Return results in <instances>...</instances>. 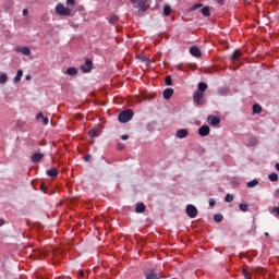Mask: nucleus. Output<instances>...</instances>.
Wrapping results in <instances>:
<instances>
[{
    "label": "nucleus",
    "mask_w": 279,
    "mask_h": 279,
    "mask_svg": "<svg viewBox=\"0 0 279 279\" xmlns=\"http://www.w3.org/2000/svg\"><path fill=\"white\" fill-rule=\"evenodd\" d=\"M133 118H134V111H132L131 109L124 110L120 112L118 116V120L120 123H128L132 121Z\"/></svg>",
    "instance_id": "1"
},
{
    "label": "nucleus",
    "mask_w": 279,
    "mask_h": 279,
    "mask_svg": "<svg viewBox=\"0 0 279 279\" xmlns=\"http://www.w3.org/2000/svg\"><path fill=\"white\" fill-rule=\"evenodd\" d=\"M54 12L59 14V16H71V9L64 7L62 3L56 5Z\"/></svg>",
    "instance_id": "2"
},
{
    "label": "nucleus",
    "mask_w": 279,
    "mask_h": 279,
    "mask_svg": "<svg viewBox=\"0 0 279 279\" xmlns=\"http://www.w3.org/2000/svg\"><path fill=\"white\" fill-rule=\"evenodd\" d=\"M185 210L190 219H195V217H197V207H195V205H187Z\"/></svg>",
    "instance_id": "3"
},
{
    "label": "nucleus",
    "mask_w": 279,
    "mask_h": 279,
    "mask_svg": "<svg viewBox=\"0 0 279 279\" xmlns=\"http://www.w3.org/2000/svg\"><path fill=\"white\" fill-rule=\"evenodd\" d=\"M207 123H209V125H214V128H217V125L221 123V118L217 116H208Z\"/></svg>",
    "instance_id": "4"
},
{
    "label": "nucleus",
    "mask_w": 279,
    "mask_h": 279,
    "mask_svg": "<svg viewBox=\"0 0 279 279\" xmlns=\"http://www.w3.org/2000/svg\"><path fill=\"white\" fill-rule=\"evenodd\" d=\"M81 71H83V73H90V71H93V61L87 59L85 63L81 65Z\"/></svg>",
    "instance_id": "5"
},
{
    "label": "nucleus",
    "mask_w": 279,
    "mask_h": 279,
    "mask_svg": "<svg viewBox=\"0 0 279 279\" xmlns=\"http://www.w3.org/2000/svg\"><path fill=\"white\" fill-rule=\"evenodd\" d=\"M190 53L194 58H202V50L197 46H192L190 48Z\"/></svg>",
    "instance_id": "6"
},
{
    "label": "nucleus",
    "mask_w": 279,
    "mask_h": 279,
    "mask_svg": "<svg viewBox=\"0 0 279 279\" xmlns=\"http://www.w3.org/2000/svg\"><path fill=\"white\" fill-rule=\"evenodd\" d=\"M43 158H45V155L43 153H35L31 157V160H32V162H34L36 165V163L40 162V160H43Z\"/></svg>",
    "instance_id": "7"
},
{
    "label": "nucleus",
    "mask_w": 279,
    "mask_h": 279,
    "mask_svg": "<svg viewBox=\"0 0 279 279\" xmlns=\"http://www.w3.org/2000/svg\"><path fill=\"white\" fill-rule=\"evenodd\" d=\"M198 134L199 136H208L210 134V126L208 125H203L198 129Z\"/></svg>",
    "instance_id": "8"
},
{
    "label": "nucleus",
    "mask_w": 279,
    "mask_h": 279,
    "mask_svg": "<svg viewBox=\"0 0 279 279\" xmlns=\"http://www.w3.org/2000/svg\"><path fill=\"white\" fill-rule=\"evenodd\" d=\"M144 276L146 279H160V276H158V274H156V271H154V269H150V270L144 272Z\"/></svg>",
    "instance_id": "9"
},
{
    "label": "nucleus",
    "mask_w": 279,
    "mask_h": 279,
    "mask_svg": "<svg viewBox=\"0 0 279 279\" xmlns=\"http://www.w3.org/2000/svg\"><path fill=\"white\" fill-rule=\"evenodd\" d=\"M175 136H177V138H180V140L186 138V136H189V130L180 129V130L177 131V135Z\"/></svg>",
    "instance_id": "10"
},
{
    "label": "nucleus",
    "mask_w": 279,
    "mask_h": 279,
    "mask_svg": "<svg viewBox=\"0 0 279 279\" xmlns=\"http://www.w3.org/2000/svg\"><path fill=\"white\" fill-rule=\"evenodd\" d=\"M15 51L23 53V56H32V50L29 49V47H17L15 48Z\"/></svg>",
    "instance_id": "11"
},
{
    "label": "nucleus",
    "mask_w": 279,
    "mask_h": 279,
    "mask_svg": "<svg viewBox=\"0 0 279 279\" xmlns=\"http://www.w3.org/2000/svg\"><path fill=\"white\" fill-rule=\"evenodd\" d=\"M202 99H204V93H203V92H199V90H196V92L194 93V101H195L196 104H202V102H201Z\"/></svg>",
    "instance_id": "12"
},
{
    "label": "nucleus",
    "mask_w": 279,
    "mask_h": 279,
    "mask_svg": "<svg viewBox=\"0 0 279 279\" xmlns=\"http://www.w3.org/2000/svg\"><path fill=\"white\" fill-rule=\"evenodd\" d=\"M170 97H173V88H166L163 90V99H169Z\"/></svg>",
    "instance_id": "13"
},
{
    "label": "nucleus",
    "mask_w": 279,
    "mask_h": 279,
    "mask_svg": "<svg viewBox=\"0 0 279 279\" xmlns=\"http://www.w3.org/2000/svg\"><path fill=\"white\" fill-rule=\"evenodd\" d=\"M36 119H41L43 120V123L44 125H49V118L45 117L43 114V112H39L37 116H36Z\"/></svg>",
    "instance_id": "14"
},
{
    "label": "nucleus",
    "mask_w": 279,
    "mask_h": 279,
    "mask_svg": "<svg viewBox=\"0 0 279 279\" xmlns=\"http://www.w3.org/2000/svg\"><path fill=\"white\" fill-rule=\"evenodd\" d=\"M263 112V107L258 104L253 105V114H260Z\"/></svg>",
    "instance_id": "15"
},
{
    "label": "nucleus",
    "mask_w": 279,
    "mask_h": 279,
    "mask_svg": "<svg viewBox=\"0 0 279 279\" xmlns=\"http://www.w3.org/2000/svg\"><path fill=\"white\" fill-rule=\"evenodd\" d=\"M208 89V84L204 83V82H201L198 83V92L199 93H206V90Z\"/></svg>",
    "instance_id": "16"
},
{
    "label": "nucleus",
    "mask_w": 279,
    "mask_h": 279,
    "mask_svg": "<svg viewBox=\"0 0 279 279\" xmlns=\"http://www.w3.org/2000/svg\"><path fill=\"white\" fill-rule=\"evenodd\" d=\"M47 175H49V178H57L58 175V169L56 168H51L49 170H47Z\"/></svg>",
    "instance_id": "17"
},
{
    "label": "nucleus",
    "mask_w": 279,
    "mask_h": 279,
    "mask_svg": "<svg viewBox=\"0 0 279 279\" xmlns=\"http://www.w3.org/2000/svg\"><path fill=\"white\" fill-rule=\"evenodd\" d=\"M241 58V50H235L232 54H231V60H233L234 62H236V60H239Z\"/></svg>",
    "instance_id": "18"
},
{
    "label": "nucleus",
    "mask_w": 279,
    "mask_h": 279,
    "mask_svg": "<svg viewBox=\"0 0 279 279\" xmlns=\"http://www.w3.org/2000/svg\"><path fill=\"white\" fill-rule=\"evenodd\" d=\"M109 23H110V25H117V23H119V17H118V15H111V16L109 17Z\"/></svg>",
    "instance_id": "19"
},
{
    "label": "nucleus",
    "mask_w": 279,
    "mask_h": 279,
    "mask_svg": "<svg viewBox=\"0 0 279 279\" xmlns=\"http://www.w3.org/2000/svg\"><path fill=\"white\" fill-rule=\"evenodd\" d=\"M246 186H247L248 189H254V186H258V180L254 179V180L247 182V183H246Z\"/></svg>",
    "instance_id": "20"
},
{
    "label": "nucleus",
    "mask_w": 279,
    "mask_h": 279,
    "mask_svg": "<svg viewBox=\"0 0 279 279\" xmlns=\"http://www.w3.org/2000/svg\"><path fill=\"white\" fill-rule=\"evenodd\" d=\"M145 210V204L144 203H138L135 207L136 213H143Z\"/></svg>",
    "instance_id": "21"
},
{
    "label": "nucleus",
    "mask_w": 279,
    "mask_h": 279,
    "mask_svg": "<svg viewBox=\"0 0 279 279\" xmlns=\"http://www.w3.org/2000/svg\"><path fill=\"white\" fill-rule=\"evenodd\" d=\"M203 16H210V8L209 7H204L202 10H201Z\"/></svg>",
    "instance_id": "22"
},
{
    "label": "nucleus",
    "mask_w": 279,
    "mask_h": 279,
    "mask_svg": "<svg viewBox=\"0 0 279 279\" xmlns=\"http://www.w3.org/2000/svg\"><path fill=\"white\" fill-rule=\"evenodd\" d=\"M68 75H77V70L73 66L66 69Z\"/></svg>",
    "instance_id": "23"
},
{
    "label": "nucleus",
    "mask_w": 279,
    "mask_h": 279,
    "mask_svg": "<svg viewBox=\"0 0 279 279\" xmlns=\"http://www.w3.org/2000/svg\"><path fill=\"white\" fill-rule=\"evenodd\" d=\"M21 77H23V70H19L15 77H14V82L19 83L21 82Z\"/></svg>",
    "instance_id": "24"
},
{
    "label": "nucleus",
    "mask_w": 279,
    "mask_h": 279,
    "mask_svg": "<svg viewBox=\"0 0 279 279\" xmlns=\"http://www.w3.org/2000/svg\"><path fill=\"white\" fill-rule=\"evenodd\" d=\"M268 180H270V182H278V174L275 173V172H271V173L268 175Z\"/></svg>",
    "instance_id": "25"
},
{
    "label": "nucleus",
    "mask_w": 279,
    "mask_h": 279,
    "mask_svg": "<svg viewBox=\"0 0 279 279\" xmlns=\"http://www.w3.org/2000/svg\"><path fill=\"white\" fill-rule=\"evenodd\" d=\"M214 220L216 221V223H221V221H223V215L221 214H216L214 216Z\"/></svg>",
    "instance_id": "26"
},
{
    "label": "nucleus",
    "mask_w": 279,
    "mask_h": 279,
    "mask_svg": "<svg viewBox=\"0 0 279 279\" xmlns=\"http://www.w3.org/2000/svg\"><path fill=\"white\" fill-rule=\"evenodd\" d=\"M89 138H97V130L92 129L88 131Z\"/></svg>",
    "instance_id": "27"
},
{
    "label": "nucleus",
    "mask_w": 279,
    "mask_h": 279,
    "mask_svg": "<svg viewBox=\"0 0 279 279\" xmlns=\"http://www.w3.org/2000/svg\"><path fill=\"white\" fill-rule=\"evenodd\" d=\"M242 276H244L245 279H252V275L250 274V271H247L246 268L242 269Z\"/></svg>",
    "instance_id": "28"
},
{
    "label": "nucleus",
    "mask_w": 279,
    "mask_h": 279,
    "mask_svg": "<svg viewBox=\"0 0 279 279\" xmlns=\"http://www.w3.org/2000/svg\"><path fill=\"white\" fill-rule=\"evenodd\" d=\"M8 82V74L2 73L0 75V84H5Z\"/></svg>",
    "instance_id": "29"
},
{
    "label": "nucleus",
    "mask_w": 279,
    "mask_h": 279,
    "mask_svg": "<svg viewBox=\"0 0 279 279\" xmlns=\"http://www.w3.org/2000/svg\"><path fill=\"white\" fill-rule=\"evenodd\" d=\"M165 84L167 86H171V84H173V78H171V75L166 76Z\"/></svg>",
    "instance_id": "30"
},
{
    "label": "nucleus",
    "mask_w": 279,
    "mask_h": 279,
    "mask_svg": "<svg viewBox=\"0 0 279 279\" xmlns=\"http://www.w3.org/2000/svg\"><path fill=\"white\" fill-rule=\"evenodd\" d=\"M225 202H227L228 204H230V202H234V196L231 194H227L225 197Z\"/></svg>",
    "instance_id": "31"
},
{
    "label": "nucleus",
    "mask_w": 279,
    "mask_h": 279,
    "mask_svg": "<svg viewBox=\"0 0 279 279\" xmlns=\"http://www.w3.org/2000/svg\"><path fill=\"white\" fill-rule=\"evenodd\" d=\"M239 208L242 213H247L248 208H247V204H240Z\"/></svg>",
    "instance_id": "32"
},
{
    "label": "nucleus",
    "mask_w": 279,
    "mask_h": 279,
    "mask_svg": "<svg viewBox=\"0 0 279 279\" xmlns=\"http://www.w3.org/2000/svg\"><path fill=\"white\" fill-rule=\"evenodd\" d=\"M163 14H165L166 16H169V14H171V8H170L169 5H166V7L163 8Z\"/></svg>",
    "instance_id": "33"
},
{
    "label": "nucleus",
    "mask_w": 279,
    "mask_h": 279,
    "mask_svg": "<svg viewBox=\"0 0 279 279\" xmlns=\"http://www.w3.org/2000/svg\"><path fill=\"white\" fill-rule=\"evenodd\" d=\"M123 149H125V145H123V143H119V144L117 145V150H118V151H121V150H123Z\"/></svg>",
    "instance_id": "34"
},
{
    "label": "nucleus",
    "mask_w": 279,
    "mask_h": 279,
    "mask_svg": "<svg viewBox=\"0 0 279 279\" xmlns=\"http://www.w3.org/2000/svg\"><path fill=\"white\" fill-rule=\"evenodd\" d=\"M199 8H202V3H196V4H194V5L191 8V10H192V11H195V10H199Z\"/></svg>",
    "instance_id": "35"
},
{
    "label": "nucleus",
    "mask_w": 279,
    "mask_h": 279,
    "mask_svg": "<svg viewBox=\"0 0 279 279\" xmlns=\"http://www.w3.org/2000/svg\"><path fill=\"white\" fill-rule=\"evenodd\" d=\"M228 93V89L227 88H220L219 90H218V94L219 95H226Z\"/></svg>",
    "instance_id": "36"
},
{
    "label": "nucleus",
    "mask_w": 279,
    "mask_h": 279,
    "mask_svg": "<svg viewBox=\"0 0 279 279\" xmlns=\"http://www.w3.org/2000/svg\"><path fill=\"white\" fill-rule=\"evenodd\" d=\"M66 5H71L73 8L75 5V0H66Z\"/></svg>",
    "instance_id": "37"
},
{
    "label": "nucleus",
    "mask_w": 279,
    "mask_h": 279,
    "mask_svg": "<svg viewBox=\"0 0 279 279\" xmlns=\"http://www.w3.org/2000/svg\"><path fill=\"white\" fill-rule=\"evenodd\" d=\"M90 158H93L90 155H85L84 156L85 162H90Z\"/></svg>",
    "instance_id": "38"
},
{
    "label": "nucleus",
    "mask_w": 279,
    "mask_h": 279,
    "mask_svg": "<svg viewBox=\"0 0 279 279\" xmlns=\"http://www.w3.org/2000/svg\"><path fill=\"white\" fill-rule=\"evenodd\" d=\"M217 204V202L215 201V198H210L209 199V206H215Z\"/></svg>",
    "instance_id": "39"
},
{
    "label": "nucleus",
    "mask_w": 279,
    "mask_h": 279,
    "mask_svg": "<svg viewBox=\"0 0 279 279\" xmlns=\"http://www.w3.org/2000/svg\"><path fill=\"white\" fill-rule=\"evenodd\" d=\"M251 143H252V145H256V143H258V140H256V137H252Z\"/></svg>",
    "instance_id": "40"
},
{
    "label": "nucleus",
    "mask_w": 279,
    "mask_h": 279,
    "mask_svg": "<svg viewBox=\"0 0 279 279\" xmlns=\"http://www.w3.org/2000/svg\"><path fill=\"white\" fill-rule=\"evenodd\" d=\"M40 190L44 191V193H45V191H47V185H45V183H41L40 184Z\"/></svg>",
    "instance_id": "41"
},
{
    "label": "nucleus",
    "mask_w": 279,
    "mask_h": 279,
    "mask_svg": "<svg viewBox=\"0 0 279 279\" xmlns=\"http://www.w3.org/2000/svg\"><path fill=\"white\" fill-rule=\"evenodd\" d=\"M138 8H145V1L141 0V1L138 2Z\"/></svg>",
    "instance_id": "42"
},
{
    "label": "nucleus",
    "mask_w": 279,
    "mask_h": 279,
    "mask_svg": "<svg viewBox=\"0 0 279 279\" xmlns=\"http://www.w3.org/2000/svg\"><path fill=\"white\" fill-rule=\"evenodd\" d=\"M128 138H130V135H128V134H124V135L121 136L122 141H128Z\"/></svg>",
    "instance_id": "43"
},
{
    "label": "nucleus",
    "mask_w": 279,
    "mask_h": 279,
    "mask_svg": "<svg viewBox=\"0 0 279 279\" xmlns=\"http://www.w3.org/2000/svg\"><path fill=\"white\" fill-rule=\"evenodd\" d=\"M274 197H277V198L279 197V189L275 190Z\"/></svg>",
    "instance_id": "44"
},
{
    "label": "nucleus",
    "mask_w": 279,
    "mask_h": 279,
    "mask_svg": "<svg viewBox=\"0 0 279 279\" xmlns=\"http://www.w3.org/2000/svg\"><path fill=\"white\" fill-rule=\"evenodd\" d=\"M85 274H84V270H80L78 271V278H84Z\"/></svg>",
    "instance_id": "45"
},
{
    "label": "nucleus",
    "mask_w": 279,
    "mask_h": 279,
    "mask_svg": "<svg viewBox=\"0 0 279 279\" xmlns=\"http://www.w3.org/2000/svg\"><path fill=\"white\" fill-rule=\"evenodd\" d=\"M218 5H223L226 3V0H217Z\"/></svg>",
    "instance_id": "46"
},
{
    "label": "nucleus",
    "mask_w": 279,
    "mask_h": 279,
    "mask_svg": "<svg viewBox=\"0 0 279 279\" xmlns=\"http://www.w3.org/2000/svg\"><path fill=\"white\" fill-rule=\"evenodd\" d=\"M27 14H29V11L27 9L23 10V16H27Z\"/></svg>",
    "instance_id": "47"
},
{
    "label": "nucleus",
    "mask_w": 279,
    "mask_h": 279,
    "mask_svg": "<svg viewBox=\"0 0 279 279\" xmlns=\"http://www.w3.org/2000/svg\"><path fill=\"white\" fill-rule=\"evenodd\" d=\"M2 226H5V220H3V219L0 218V228H1Z\"/></svg>",
    "instance_id": "48"
},
{
    "label": "nucleus",
    "mask_w": 279,
    "mask_h": 279,
    "mask_svg": "<svg viewBox=\"0 0 279 279\" xmlns=\"http://www.w3.org/2000/svg\"><path fill=\"white\" fill-rule=\"evenodd\" d=\"M177 69H178L179 71H182V64H178V65H177Z\"/></svg>",
    "instance_id": "49"
},
{
    "label": "nucleus",
    "mask_w": 279,
    "mask_h": 279,
    "mask_svg": "<svg viewBox=\"0 0 279 279\" xmlns=\"http://www.w3.org/2000/svg\"><path fill=\"white\" fill-rule=\"evenodd\" d=\"M131 3H138V0H130Z\"/></svg>",
    "instance_id": "50"
},
{
    "label": "nucleus",
    "mask_w": 279,
    "mask_h": 279,
    "mask_svg": "<svg viewBox=\"0 0 279 279\" xmlns=\"http://www.w3.org/2000/svg\"><path fill=\"white\" fill-rule=\"evenodd\" d=\"M275 168L279 171V163H276Z\"/></svg>",
    "instance_id": "51"
},
{
    "label": "nucleus",
    "mask_w": 279,
    "mask_h": 279,
    "mask_svg": "<svg viewBox=\"0 0 279 279\" xmlns=\"http://www.w3.org/2000/svg\"><path fill=\"white\" fill-rule=\"evenodd\" d=\"M141 9L143 10V12H145V10H147V8H145V5L142 7Z\"/></svg>",
    "instance_id": "52"
},
{
    "label": "nucleus",
    "mask_w": 279,
    "mask_h": 279,
    "mask_svg": "<svg viewBox=\"0 0 279 279\" xmlns=\"http://www.w3.org/2000/svg\"><path fill=\"white\" fill-rule=\"evenodd\" d=\"M26 80H32V76H31V75H27V76H26Z\"/></svg>",
    "instance_id": "53"
},
{
    "label": "nucleus",
    "mask_w": 279,
    "mask_h": 279,
    "mask_svg": "<svg viewBox=\"0 0 279 279\" xmlns=\"http://www.w3.org/2000/svg\"><path fill=\"white\" fill-rule=\"evenodd\" d=\"M264 234H265V236H269V232H265Z\"/></svg>",
    "instance_id": "54"
}]
</instances>
